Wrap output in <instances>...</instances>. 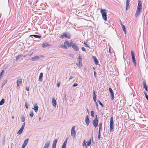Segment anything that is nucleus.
I'll list each match as a JSON object with an SVG mask.
<instances>
[{
    "label": "nucleus",
    "mask_w": 148,
    "mask_h": 148,
    "mask_svg": "<svg viewBox=\"0 0 148 148\" xmlns=\"http://www.w3.org/2000/svg\"><path fill=\"white\" fill-rule=\"evenodd\" d=\"M85 140H84L83 142V146H84V145L85 144Z\"/></svg>",
    "instance_id": "nucleus-50"
},
{
    "label": "nucleus",
    "mask_w": 148,
    "mask_h": 148,
    "mask_svg": "<svg viewBox=\"0 0 148 148\" xmlns=\"http://www.w3.org/2000/svg\"><path fill=\"white\" fill-rule=\"evenodd\" d=\"M21 120L23 122H24V121H25V117L24 116H23L21 118Z\"/></svg>",
    "instance_id": "nucleus-37"
},
{
    "label": "nucleus",
    "mask_w": 148,
    "mask_h": 148,
    "mask_svg": "<svg viewBox=\"0 0 148 148\" xmlns=\"http://www.w3.org/2000/svg\"><path fill=\"white\" fill-rule=\"evenodd\" d=\"M69 56L71 57H73L74 56L72 54H70L69 55Z\"/></svg>",
    "instance_id": "nucleus-48"
},
{
    "label": "nucleus",
    "mask_w": 148,
    "mask_h": 148,
    "mask_svg": "<svg viewBox=\"0 0 148 148\" xmlns=\"http://www.w3.org/2000/svg\"><path fill=\"white\" fill-rule=\"evenodd\" d=\"M5 102V100L4 99H2L0 101V106L3 105Z\"/></svg>",
    "instance_id": "nucleus-33"
},
{
    "label": "nucleus",
    "mask_w": 148,
    "mask_h": 148,
    "mask_svg": "<svg viewBox=\"0 0 148 148\" xmlns=\"http://www.w3.org/2000/svg\"><path fill=\"white\" fill-rule=\"evenodd\" d=\"M26 146L22 145V148H25Z\"/></svg>",
    "instance_id": "nucleus-57"
},
{
    "label": "nucleus",
    "mask_w": 148,
    "mask_h": 148,
    "mask_svg": "<svg viewBox=\"0 0 148 148\" xmlns=\"http://www.w3.org/2000/svg\"><path fill=\"white\" fill-rule=\"evenodd\" d=\"M100 132H101L99 131V135L98 136V138L99 139L100 138V135L101 134Z\"/></svg>",
    "instance_id": "nucleus-44"
},
{
    "label": "nucleus",
    "mask_w": 148,
    "mask_h": 148,
    "mask_svg": "<svg viewBox=\"0 0 148 148\" xmlns=\"http://www.w3.org/2000/svg\"><path fill=\"white\" fill-rule=\"evenodd\" d=\"M119 35H120V34H117L118 36H119Z\"/></svg>",
    "instance_id": "nucleus-60"
},
{
    "label": "nucleus",
    "mask_w": 148,
    "mask_h": 148,
    "mask_svg": "<svg viewBox=\"0 0 148 148\" xmlns=\"http://www.w3.org/2000/svg\"><path fill=\"white\" fill-rule=\"evenodd\" d=\"M110 125H114L113 118V117H111L110 119Z\"/></svg>",
    "instance_id": "nucleus-31"
},
{
    "label": "nucleus",
    "mask_w": 148,
    "mask_h": 148,
    "mask_svg": "<svg viewBox=\"0 0 148 148\" xmlns=\"http://www.w3.org/2000/svg\"><path fill=\"white\" fill-rule=\"evenodd\" d=\"M93 96H96V94H95V92L94 90H93Z\"/></svg>",
    "instance_id": "nucleus-45"
},
{
    "label": "nucleus",
    "mask_w": 148,
    "mask_h": 148,
    "mask_svg": "<svg viewBox=\"0 0 148 148\" xmlns=\"http://www.w3.org/2000/svg\"><path fill=\"white\" fill-rule=\"evenodd\" d=\"M67 139L68 138H66V139L65 140L62 145V147H66V145L67 143Z\"/></svg>",
    "instance_id": "nucleus-24"
},
{
    "label": "nucleus",
    "mask_w": 148,
    "mask_h": 148,
    "mask_svg": "<svg viewBox=\"0 0 148 148\" xmlns=\"http://www.w3.org/2000/svg\"><path fill=\"white\" fill-rule=\"evenodd\" d=\"M44 57V56H36L32 58V61H33L37 60L41 58H43Z\"/></svg>",
    "instance_id": "nucleus-5"
},
{
    "label": "nucleus",
    "mask_w": 148,
    "mask_h": 148,
    "mask_svg": "<svg viewBox=\"0 0 148 148\" xmlns=\"http://www.w3.org/2000/svg\"><path fill=\"white\" fill-rule=\"evenodd\" d=\"M33 36H34V37L36 38H41V36H40L36 35H31L29 36L30 38V37H31L32 38H33Z\"/></svg>",
    "instance_id": "nucleus-20"
},
{
    "label": "nucleus",
    "mask_w": 148,
    "mask_h": 148,
    "mask_svg": "<svg viewBox=\"0 0 148 148\" xmlns=\"http://www.w3.org/2000/svg\"><path fill=\"white\" fill-rule=\"evenodd\" d=\"M16 84L17 86H20L22 84V79L21 78L19 77L18 78V80L16 81Z\"/></svg>",
    "instance_id": "nucleus-7"
},
{
    "label": "nucleus",
    "mask_w": 148,
    "mask_h": 148,
    "mask_svg": "<svg viewBox=\"0 0 148 148\" xmlns=\"http://www.w3.org/2000/svg\"><path fill=\"white\" fill-rule=\"evenodd\" d=\"M50 142L48 141L46 142L44 145L43 148H48L50 146Z\"/></svg>",
    "instance_id": "nucleus-12"
},
{
    "label": "nucleus",
    "mask_w": 148,
    "mask_h": 148,
    "mask_svg": "<svg viewBox=\"0 0 148 148\" xmlns=\"http://www.w3.org/2000/svg\"><path fill=\"white\" fill-rule=\"evenodd\" d=\"M72 47L75 51H78L79 50V48L77 45L75 43H74L72 45Z\"/></svg>",
    "instance_id": "nucleus-10"
},
{
    "label": "nucleus",
    "mask_w": 148,
    "mask_h": 148,
    "mask_svg": "<svg viewBox=\"0 0 148 148\" xmlns=\"http://www.w3.org/2000/svg\"><path fill=\"white\" fill-rule=\"evenodd\" d=\"M94 76H95V77H96V73L95 71H94Z\"/></svg>",
    "instance_id": "nucleus-52"
},
{
    "label": "nucleus",
    "mask_w": 148,
    "mask_h": 148,
    "mask_svg": "<svg viewBox=\"0 0 148 148\" xmlns=\"http://www.w3.org/2000/svg\"><path fill=\"white\" fill-rule=\"evenodd\" d=\"M41 117H40L39 118V121H40V120H41Z\"/></svg>",
    "instance_id": "nucleus-58"
},
{
    "label": "nucleus",
    "mask_w": 148,
    "mask_h": 148,
    "mask_svg": "<svg viewBox=\"0 0 148 148\" xmlns=\"http://www.w3.org/2000/svg\"><path fill=\"white\" fill-rule=\"evenodd\" d=\"M60 86V84L58 83L57 84V86L58 87H59Z\"/></svg>",
    "instance_id": "nucleus-54"
},
{
    "label": "nucleus",
    "mask_w": 148,
    "mask_h": 148,
    "mask_svg": "<svg viewBox=\"0 0 148 148\" xmlns=\"http://www.w3.org/2000/svg\"><path fill=\"white\" fill-rule=\"evenodd\" d=\"M107 10L106 9H101L100 10V12L102 15V18L105 21H106L107 19Z\"/></svg>",
    "instance_id": "nucleus-1"
},
{
    "label": "nucleus",
    "mask_w": 148,
    "mask_h": 148,
    "mask_svg": "<svg viewBox=\"0 0 148 148\" xmlns=\"http://www.w3.org/2000/svg\"><path fill=\"white\" fill-rule=\"evenodd\" d=\"M137 9H138V10H142V4L141 1L140 0H139L138 1V3Z\"/></svg>",
    "instance_id": "nucleus-8"
},
{
    "label": "nucleus",
    "mask_w": 148,
    "mask_h": 148,
    "mask_svg": "<svg viewBox=\"0 0 148 148\" xmlns=\"http://www.w3.org/2000/svg\"><path fill=\"white\" fill-rule=\"evenodd\" d=\"M77 86V83H75L73 84V87H75L76 86Z\"/></svg>",
    "instance_id": "nucleus-47"
},
{
    "label": "nucleus",
    "mask_w": 148,
    "mask_h": 148,
    "mask_svg": "<svg viewBox=\"0 0 148 148\" xmlns=\"http://www.w3.org/2000/svg\"><path fill=\"white\" fill-rule=\"evenodd\" d=\"M130 1L129 0H126V9L127 10L128 9V6L129 4Z\"/></svg>",
    "instance_id": "nucleus-22"
},
{
    "label": "nucleus",
    "mask_w": 148,
    "mask_h": 148,
    "mask_svg": "<svg viewBox=\"0 0 148 148\" xmlns=\"http://www.w3.org/2000/svg\"><path fill=\"white\" fill-rule=\"evenodd\" d=\"M58 141V139H56L54 140L52 144V148H56V143Z\"/></svg>",
    "instance_id": "nucleus-13"
},
{
    "label": "nucleus",
    "mask_w": 148,
    "mask_h": 148,
    "mask_svg": "<svg viewBox=\"0 0 148 148\" xmlns=\"http://www.w3.org/2000/svg\"><path fill=\"white\" fill-rule=\"evenodd\" d=\"M78 59L79 63H76V64L78 67L81 68V67H82L83 66L82 64V58L81 57V56L79 55Z\"/></svg>",
    "instance_id": "nucleus-2"
},
{
    "label": "nucleus",
    "mask_w": 148,
    "mask_h": 148,
    "mask_svg": "<svg viewBox=\"0 0 148 148\" xmlns=\"http://www.w3.org/2000/svg\"><path fill=\"white\" fill-rule=\"evenodd\" d=\"M143 85L144 88L145 89V90L146 91H148L147 86L146 85V84L145 82V81H143Z\"/></svg>",
    "instance_id": "nucleus-16"
},
{
    "label": "nucleus",
    "mask_w": 148,
    "mask_h": 148,
    "mask_svg": "<svg viewBox=\"0 0 148 148\" xmlns=\"http://www.w3.org/2000/svg\"><path fill=\"white\" fill-rule=\"evenodd\" d=\"M93 69L95 70V68L94 67H93Z\"/></svg>",
    "instance_id": "nucleus-61"
},
{
    "label": "nucleus",
    "mask_w": 148,
    "mask_h": 148,
    "mask_svg": "<svg viewBox=\"0 0 148 148\" xmlns=\"http://www.w3.org/2000/svg\"><path fill=\"white\" fill-rule=\"evenodd\" d=\"M64 44L67 45L69 47H71L72 45V42H71L69 43L68 41H66L64 42Z\"/></svg>",
    "instance_id": "nucleus-14"
},
{
    "label": "nucleus",
    "mask_w": 148,
    "mask_h": 148,
    "mask_svg": "<svg viewBox=\"0 0 148 148\" xmlns=\"http://www.w3.org/2000/svg\"><path fill=\"white\" fill-rule=\"evenodd\" d=\"M28 140H29V139L28 138L26 139L25 140L23 144V145H22L25 146H26L27 144V143H28Z\"/></svg>",
    "instance_id": "nucleus-21"
},
{
    "label": "nucleus",
    "mask_w": 148,
    "mask_h": 148,
    "mask_svg": "<svg viewBox=\"0 0 148 148\" xmlns=\"http://www.w3.org/2000/svg\"><path fill=\"white\" fill-rule=\"evenodd\" d=\"M26 90L28 91L29 90V88L28 87H26Z\"/></svg>",
    "instance_id": "nucleus-51"
},
{
    "label": "nucleus",
    "mask_w": 148,
    "mask_h": 148,
    "mask_svg": "<svg viewBox=\"0 0 148 148\" xmlns=\"http://www.w3.org/2000/svg\"><path fill=\"white\" fill-rule=\"evenodd\" d=\"M25 107L27 109L28 108V104L27 102L25 103Z\"/></svg>",
    "instance_id": "nucleus-40"
},
{
    "label": "nucleus",
    "mask_w": 148,
    "mask_h": 148,
    "mask_svg": "<svg viewBox=\"0 0 148 148\" xmlns=\"http://www.w3.org/2000/svg\"><path fill=\"white\" fill-rule=\"evenodd\" d=\"M25 123L24 122L23 124V125H22V126H23L24 127H25Z\"/></svg>",
    "instance_id": "nucleus-56"
},
{
    "label": "nucleus",
    "mask_w": 148,
    "mask_h": 148,
    "mask_svg": "<svg viewBox=\"0 0 148 148\" xmlns=\"http://www.w3.org/2000/svg\"><path fill=\"white\" fill-rule=\"evenodd\" d=\"M90 114H91V116L92 117H93L94 116V112L93 111H91Z\"/></svg>",
    "instance_id": "nucleus-36"
},
{
    "label": "nucleus",
    "mask_w": 148,
    "mask_h": 148,
    "mask_svg": "<svg viewBox=\"0 0 148 148\" xmlns=\"http://www.w3.org/2000/svg\"><path fill=\"white\" fill-rule=\"evenodd\" d=\"M73 78V77L72 76H71V77H70V78H69V80H70L71 79H72V78Z\"/></svg>",
    "instance_id": "nucleus-55"
},
{
    "label": "nucleus",
    "mask_w": 148,
    "mask_h": 148,
    "mask_svg": "<svg viewBox=\"0 0 148 148\" xmlns=\"http://www.w3.org/2000/svg\"><path fill=\"white\" fill-rule=\"evenodd\" d=\"M62 148H66V147H62Z\"/></svg>",
    "instance_id": "nucleus-64"
},
{
    "label": "nucleus",
    "mask_w": 148,
    "mask_h": 148,
    "mask_svg": "<svg viewBox=\"0 0 148 148\" xmlns=\"http://www.w3.org/2000/svg\"><path fill=\"white\" fill-rule=\"evenodd\" d=\"M98 120L96 119H94L92 121V124L94 125V126L96 127L98 125Z\"/></svg>",
    "instance_id": "nucleus-11"
},
{
    "label": "nucleus",
    "mask_w": 148,
    "mask_h": 148,
    "mask_svg": "<svg viewBox=\"0 0 148 148\" xmlns=\"http://www.w3.org/2000/svg\"><path fill=\"white\" fill-rule=\"evenodd\" d=\"M131 54L132 56L133 62L134 63V66H136V61L134 53L133 51L132 50L131 51Z\"/></svg>",
    "instance_id": "nucleus-6"
},
{
    "label": "nucleus",
    "mask_w": 148,
    "mask_h": 148,
    "mask_svg": "<svg viewBox=\"0 0 148 148\" xmlns=\"http://www.w3.org/2000/svg\"><path fill=\"white\" fill-rule=\"evenodd\" d=\"M38 107L37 106V104L36 103L34 106V108H33L32 109L34 110L36 112L38 111Z\"/></svg>",
    "instance_id": "nucleus-17"
},
{
    "label": "nucleus",
    "mask_w": 148,
    "mask_h": 148,
    "mask_svg": "<svg viewBox=\"0 0 148 148\" xmlns=\"http://www.w3.org/2000/svg\"><path fill=\"white\" fill-rule=\"evenodd\" d=\"M121 25L122 26V28L123 31L124 32L125 34H126V31L125 29V27L124 25H123L122 24H121Z\"/></svg>",
    "instance_id": "nucleus-26"
},
{
    "label": "nucleus",
    "mask_w": 148,
    "mask_h": 148,
    "mask_svg": "<svg viewBox=\"0 0 148 148\" xmlns=\"http://www.w3.org/2000/svg\"><path fill=\"white\" fill-rule=\"evenodd\" d=\"M147 25H148V22H147Z\"/></svg>",
    "instance_id": "nucleus-63"
},
{
    "label": "nucleus",
    "mask_w": 148,
    "mask_h": 148,
    "mask_svg": "<svg viewBox=\"0 0 148 148\" xmlns=\"http://www.w3.org/2000/svg\"><path fill=\"white\" fill-rule=\"evenodd\" d=\"M109 90L111 94V99L113 100L114 98V92L111 88H109Z\"/></svg>",
    "instance_id": "nucleus-9"
},
{
    "label": "nucleus",
    "mask_w": 148,
    "mask_h": 148,
    "mask_svg": "<svg viewBox=\"0 0 148 148\" xmlns=\"http://www.w3.org/2000/svg\"><path fill=\"white\" fill-rule=\"evenodd\" d=\"M141 11H142V10H138V9H137V10H136V13L135 14V16L136 17H137V16H138L139 15V14H140V12H141Z\"/></svg>",
    "instance_id": "nucleus-18"
},
{
    "label": "nucleus",
    "mask_w": 148,
    "mask_h": 148,
    "mask_svg": "<svg viewBox=\"0 0 148 148\" xmlns=\"http://www.w3.org/2000/svg\"><path fill=\"white\" fill-rule=\"evenodd\" d=\"M29 115L31 117H32L33 116L34 114L32 111L30 112Z\"/></svg>",
    "instance_id": "nucleus-39"
},
{
    "label": "nucleus",
    "mask_w": 148,
    "mask_h": 148,
    "mask_svg": "<svg viewBox=\"0 0 148 148\" xmlns=\"http://www.w3.org/2000/svg\"><path fill=\"white\" fill-rule=\"evenodd\" d=\"M91 142V140H90L89 141H87L86 142V143L85 145V146L86 147H87V146H89L90 145Z\"/></svg>",
    "instance_id": "nucleus-28"
},
{
    "label": "nucleus",
    "mask_w": 148,
    "mask_h": 148,
    "mask_svg": "<svg viewBox=\"0 0 148 148\" xmlns=\"http://www.w3.org/2000/svg\"><path fill=\"white\" fill-rule=\"evenodd\" d=\"M114 125H110V130L111 132L113 131V129L114 128Z\"/></svg>",
    "instance_id": "nucleus-29"
},
{
    "label": "nucleus",
    "mask_w": 148,
    "mask_h": 148,
    "mask_svg": "<svg viewBox=\"0 0 148 148\" xmlns=\"http://www.w3.org/2000/svg\"><path fill=\"white\" fill-rule=\"evenodd\" d=\"M82 51H86V50H85V49L84 47H82Z\"/></svg>",
    "instance_id": "nucleus-46"
},
{
    "label": "nucleus",
    "mask_w": 148,
    "mask_h": 148,
    "mask_svg": "<svg viewBox=\"0 0 148 148\" xmlns=\"http://www.w3.org/2000/svg\"><path fill=\"white\" fill-rule=\"evenodd\" d=\"M7 80L5 79L4 80L2 84H1V87H3V86L7 83Z\"/></svg>",
    "instance_id": "nucleus-30"
},
{
    "label": "nucleus",
    "mask_w": 148,
    "mask_h": 148,
    "mask_svg": "<svg viewBox=\"0 0 148 148\" xmlns=\"http://www.w3.org/2000/svg\"><path fill=\"white\" fill-rule=\"evenodd\" d=\"M71 35L70 34L68 35L66 33H64L62 34L60 36V38H63L64 37L67 38L69 39H71Z\"/></svg>",
    "instance_id": "nucleus-4"
},
{
    "label": "nucleus",
    "mask_w": 148,
    "mask_h": 148,
    "mask_svg": "<svg viewBox=\"0 0 148 148\" xmlns=\"http://www.w3.org/2000/svg\"><path fill=\"white\" fill-rule=\"evenodd\" d=\"M96 96H93V100H94V101L95 102H96Z\"/></svg>",
    "instance_id": "nucleus-42"
},
{
    "label": "nucleus",
    "mask_w": 148,
    "mask_h": 148,
    "mask_svg": "<svg viewBox=\"0 0 148 148\" xmlns=\"http://www.w3.org/2000/svg\"><path fill=\"white\" fill-rule=\"evenodd\" d=\"M43 73H41L40 74L39 77V80L40 82L42 81V77H43Z\"/></svg>",
    "instance_id": "nucleus-25"
},
{
    "label": "nucleus",
    "mask_w": 148,
    "mask_h": 148,
    "mask_svg": "<svg viewBox=\"0 0 148 148\" xmlns=\"http://www.w3.org/2000/svg\"><path fill=\"white\" fill-rule=\"evenodd\" d=\"M84 44L85 45L86 47H88L89 48H90L89 46L87 44V43H86V42H84Z\"/></svg>",
    "instance_id": "nucleus-41"
},
{
    "label": "nucleus",
    "mask_w": 148,
    "mask_h": 148,
    "mask_svg": "<svg viewBox=\"0 0 148 148\" xmlns=\"http://www.w3.org/2000/svg\"><path fill=\"white\" fill-rule=\"evenodd\" d=\"M93 58L94 59V62H95V63L97 65L98 64V62L97 59L96 58V57L95 56H93Z\"/></svg>",
    "instance_id": "nucleus-27"
},
{
    "label": "nucleus",
    "mask_w": 148,
    "mask_h": 148,
    "mask_svg": "<svg viewBox=\"0 0 148 148\" xmlns=\"http://www.w3.org/2000/svg\"><path fill=\"white\" fill-rule=\"evenodd\" d=\"M22 56V55H18L17 56L16 58V60H17L18 59L20 58Z\"/></svg>",
    "instance_id": "nucleus-34"
},
{
    "label": "nucleus",
    "mask_w": 148,
    "mask_h": 148,
    "mask_svg": "<svg viewBox=\"0 0 148 148\" xmlns=\"http://www.w3.org/2000/svg\"><path fill=\"white\" fill-rule=\"evenodd\" d=\"M60 47L62 48L64 47L65 49H67L66 46L65 45H62Z\"/></svg>",
    "instance_id": "nucleus-43"
},
{
    "label": "nucleus",
    "mask_w": 148,
    "mask_h": 148,
    "mask_svg": "<svg viewBox=\"0 0 148 148\" xmlns=\"http://www.w3.org/2000/svg\"><path fill=\"white\" fill-rule=\"evenodd\" d=\"M95 119H96L97 120H98L97 119V115H96Z\"/></svg>",
    "instance_id": "nucleus-53"
},
{
    "label": "nucleus",
    "mask_w": 148,
    "mask_h": 148,
    "mask_svg": "<svg viewBox=\"0 0 148 148\" xmlns=\"http://www.w3.org/2000/svg\"><path fill=\"white\" fill-rule=\"evenodd\" d=\"M12 119H14V116H12Z\"/></svg>",
    "instance_id": "nucleus-59"
},
{
    "label": "nucleus",
    "mask_w": 148,
    "mask_h": 148,
    "mask_svg": "<svg viewBox=\"0 0 148 148\" xmlns=\"http://www.w3.org/2000/svg\"><path fill=\"white\" fill-rule=\"evenodd\" d=\"M85 122L87 125H88L89 123V119L88 118V115L86 116Z\"/></svg>",
    "instance_id": "nucleus-15"
},
{
    "label": "nucleus",
    "mask_w": 148,
    "mask_h": 148,
    "mask_svg": "<svg viewBox=\"0 0 148 148\" xmlns=\"http://www.w3.org/2000/svg\"><path fill=\"white\" fill-rule=\"evenodd\" d=\"M97 101L99 103V104L102 107H103V105L102 104L99 100H98Z\"/></svg>",
    "instance_id": "nucleus-38"
},
{
    "label": "nucleus",
    "mask_w": 148,
    "mask_h": 148,
    "mask_svg": "<svg viewBox=\"0 0 148 148\" xmlns=\"http://www.w3.org/2000/svg\"><path fill=\"white\" fill-rule=\"evenodd\" d=\"M24 127L22 126L21 128H20V129H21V130H23L24 129Z\"/></svg>",
    "instance_id": "nucleus-49"
},
{
    "label": "nucleus",
    "mask_w": 148,
    "mask_h": 148,
    "mask_svg": "<svg viewBox=\"0 0 148 148\" xmlns=\"http://www.w3.org/2000/svg\"><path fill=\"white\" fill-rule=\"evenodd\" d=\"M96 106H98V105H97V103H96Z\"/></svg>",
    "instance_id": "nucleus-62"
},
{
    "label": "nucleus",
    "mask_w": 148,
    "mask_h": 148,
    "mask_svg": "<svg viewBox=\"0 0 148 148\" xmlns=\"http://www.w3.org/2000/svg\"><path fill=\"white\" fill-rule=\"evenodd\" d=\"M51 45L48 44V43L46 42V43H43L42 44V47L43 48H45V47H49V46H50Z\"/></svg>",
    "instance_id": "nucleus-19"
},
{
    "label": "nucleus",
    "mask_w": 148,
    "mask_h": 148,
    "mask_svg": "<svg viewBox=\"0 0 148 148\" xmlns=\"http://www.w3.org/2000/svg\"><path fill=\"white\" fill-rule=\"evenodd\" d=\"M52 104L53 106L54 107H56V100L54 98H53L52 99Z\"/></svg>",
    "instance_id": "nucleus-23"
},
{
    "label": "nucleus",
    "mask_w": 148,
    "mask_h": 148,
    "mask_svg": "<svg viewBox=\"0 0 148 148\" xmlns=\"http://www.w3.org/2000/svg\"><path fill=\"white\" fill-rule=\"evenodd\" d=\"M23 131V130H21V129H20L18 131V132H17V134H21L22 133Z\"/></svg>",
    "instance_id": "nucleus-35"
},
{
    "label": "nucleus",
    "mask_w": 148,
    "mask_h": 148,
    "mask_svg": "<svg viewBox=\"0 0 148 148\" xmlns=\"http://www.w3.org/2000/svg\"><path fill=\"white\" fill-rule=\"evenodd\" d=\"M102 124L101 123H99V131L101 132V128H102Z\"/></svg>",
    "instance_id": "nucleus-32"
},
{
    "label": "nucleus",
    "mask_w": 148,
    "mask_h": 148,
    "mask_svg": "<svg viewBox=\"0 0 148 148\" xmlns=\"http://www.w3.org/2000/svg\"><path fill=\"white\" fill-rule=\"evenodd\" d=\"M75 129V126H73L72 127L71 130V136L73 139L75 138L76 134V132Z\"/></svg>",
    "instance_id": "nucleus-3"
}]
</instances>
